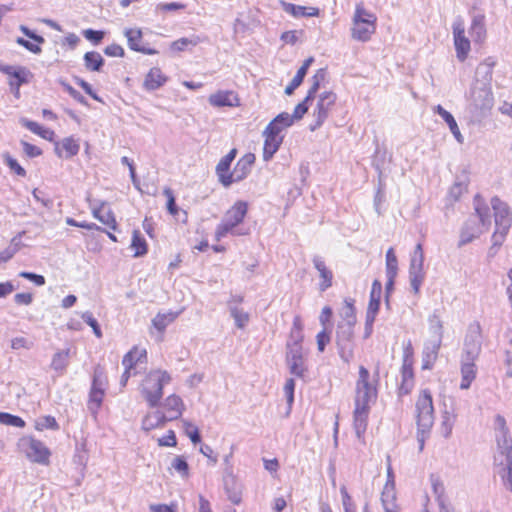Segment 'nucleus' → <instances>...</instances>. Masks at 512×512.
Masks as SVG:
<instances>
[{
	"label": "nucleus",
	"mask_w": 512,
	"mask_h": 512,
	"mask_svg": "<svg viewBox=\"0 0 512 512\" xmlns=\"http://www.w3.org/2000/svg\"><path fill=\"white\" fill-rule=\"evenodd\" d=\"M178 315V312L158 313L152 319V325L159 332H163L166 329V327L178 317Z\"/></svg>",
	"instance_id": "39"
},
{
	"label": "nucleus",
	"mask_w": 512,
	"mask_h": 512,
	"mask_svg": "<svg viewBox=\"0 0 512 512\" xmlns=\"http://www.w3.org/2000/svg\"><path fill=\"white\" fill-rule=\"evenodd\" d=\"M326 76V72L324 69H319L312 77V85L310 86L308 93L306 95V99L309 101L313 100L316 96L317 91L319 90L321 81L324 80Z\"/></svg>",
	"instance_id": "47"
},
{
	"label": "nucleus",
	"mask_w": 512,
	"mask_h": 512,
	"mask_svg": "<svg viewBox=\"0 0 512 512\" xmlns=\"http://www.w3.org/2000/svg\"><path fill=\"white\" fill-rule=\"evenodd\" d=\"M84 37L93 42L94 44H98L104 38V32L100 30L86 29L83 31Z\"/></svg>",
	"instance_id": "63"
},
{
	"label": "nucleus",
	"mask_w": 512,
	"mask_h": 512,
	"mask_svg": "<svg viewBox=\"0 0 512 512\" xmlns=\"http://www.w3.org/2000/svg\"><path fill=\"white\" fill-rule=\"evenodd\" d=\"M83 59L86 69L90 71L99 72L104 65L103 57L95 51L86 52Z\"/></svg>",
	"instance_id": "38"
},
{
	"label": "nucleus",
	"mask_w": 512,
	"mask_h": 512,
	"mask_svg": "<svg viewBox=\"0 0 512 512\" xmlns=\"http://www.w3.org/2000/svg\"><path fill=\"white\" fill-rule=\"evenodd\" d=\"M417 427L420 431H430L434 423L432 395L425 389L416 401Z\"/></svg>",
	"instance_id": "7"
},
{
	"label": "nucleus",
	"mask_w": 512,
	"mask_h": 512,
	"mask_svg": "<svg viewBox=\"0 0 512 512\" xmlns=\"http://www.w3.org/2000/svg\"><path fill=\"white\" fill-rule=\"evenodd\" d=\"M60 84L63 86V88L65 89V91L73 98L75 99L77 102H79L80 104L82 105H87V100L85 99V97L79 92L77 91L76 89H74L70 84H68L67 82L63 81V80H60Z\"/></svg>",
	"instance_id": "59"
},
{
	"label": "nucleus",
	"mask_w": 512,
	"mask_h": 512,
	"mask_svg": "<svg viewBox=\"0 0 512 512\" xmlns=\"http://www.w3.org/2000/svg\"><path fill=\"white\" fill-rule=\"evenodd\" d=\"M209 103L215 107H234L239 99L233 91H219L209 96Z\"/></svg>",
	"instance_id": "23"
},
{
	"label": "nucleus",
	"mask_w": 512,
	"mask_h": 512,
	"mask_svg": "<svg viewBox=\"0 0 512 512\" xmlns=\"http://www.w3.org/2000/svg\"><path fill=\"white\" fill-rule=\"evenodd\" d=\"M79 152V144L72 137L64 138L60 143L55 144V153L59 157L72 158Z\"/></svg>",
	"instance_id": "30"
},
{
	"label": "nucleus",
	"mask_w": 512,
	"mask_h": 512,
	"mask_svg": "<svg viewBox=\"0 0 512 512\" xmlns=\"http://www.w3.org/2000/svg\"><path fill=\"white\" fill-rule=\"evenodd\" d=\"M471 99L477 108H490L493 103L491 87L488 85L475 84L471 89Z\"/></svg>",
	"instance_id": "16"
},
{
	"label": "nucleus",
	"mask_w": 512,
	"mask_h": 512,
	"mask_svg": "<svg viewBox=\"0 0 512 512\" xmlns=\"http://www.w3.org/2000/svg\"><path fill=\"white\" fill-rule=\"evenodd\" d=\"M0 72L9 77L8 83L27 84L30 82L33 74L24 66H13L0 63Z\"/></svg>",
	"instance_id": "15"
},
{
	"label": "nucleus",
	"mask_w": 512,
	"mask_h": 512,
	"mask_svg": "<svg viewBox=\"0 0 512 512\" xmlns=\"http://www.w3.org/2000/svg\"><path fill=\"white\" fill-rule=\"evenodd\" d=\"M183 425L185 427V433L190 438L193 444H197L201 442V436L197 427L192 425L187 420H183Z\"/></svg>",
	"instance_id": "58"
},
{
	"label": "nucleus",
	"mask_w": 512,
	"mask_h": 512,
	"mask_svg": "<svg viewBox=\"0 0 512 512\" xmlns=\"http://www.w3.org/2000/svg\"><path fill=\"white\" fill-rule=\"evenodd\" d=\"M163 194L167 198L166 207H167L168 212L171 215L176 216L178 214V212H179V208L176 205V200H175V196L173 194V191L171 190V188L165 187L164 190H163Z\"/></svg>",
	"instance_id": "55"
},
{
	"label": "nucleus",
	"mask_w": 512,
	"mask_h": 512,
	"mask_svg": "<svg viewBox=\"0 0 512 512\" xmlns=\"http://www.w3.org/2000/svg\"><path fill=\"white\" fill-rule=\"evenodd\" d=\"M224 489L228 496V499L233 504H239L242 500V490L241 485L236 481L233 475H228L224 477Z\"/></svg>",
	"instance_id": "33"
},
{
	"label": "nucleus",
	"mask_w": 512,
	"mask_h": 512,
	"mask_svg": "<svg viewBox=\"0 0 512 512\" xmlns=\"http://www.w3.org/2000/svg\"><path fill=\"white\" fill-rule=\"evenodd\" d=\"M469 33L476 43H482L486 38L485 16L476 14L472 18Z\"/></svg>",
	"instance_id": "31"
},
{
	"label": "nucleus",
	"mask_w": 512,
	"mask_h": 512,
	"mask_svg": "<svg viewBox=\"0 0 512 512\" xmlns=\"http://www.w3.org/2000/svg\"><path fill=\"white\" fill-rule=\"evenodd\" d=\"M341 494H342V504H343L344 512H357L356 506L353 503L350 495L345 490V488L341 489ZM362 512H370L368 504L364 505Z\"/></svg>",
	"instance_id": "52"
},
{
	"label": "nucleus",
	"mask_w": 512,
	"mask_h": 512,
	"mask_svg": "<svg viewBox=\"0 0 512 512\" xmlns=\"http://www.w3.org/2000/svg\"><path fill=\"white\" fill-rule=\"evenodd\" d=\"M248 211V204L245 201H237L225 214L224 220L234 228L245 218Z\"/></svg>",
	"instance_id": "25"
},
{
	"label": "nucleus",
	"mask_w": 512,
	"mask_h": 512,
	"mask_svg": "<svg viewBox=\"0 0 512 512\" xmlns=\"http://www.w3.org/2000/svg\"><path fill=\"white\" fill-rule=\"evenodd\" d=\"M146 357V350H139L134 347L130 350L122 360V364L126 370H131L138 362L141 361L142 358Z\"/></svg>",
	"instance_id": "40"
},
{
	"label": "nucleus",
	"mask_w": 512,
	"mask_h": 512,
	"mask_svg": "<svg viewBox=\"0 0 512 512\" xmlns=\"http://www.w3.org/2000/svg\"><path fill=\"white\" fill-rule=\"evenodd\" d=\"M436 112L443 118L446 124L449 126L451 133L454 135L459 143H463V136L459 130L456 120L453 115L445 110L441 105H437L435 108Z\"/></svg>",
	"instance_id": "35"
},
{
	"label": "nucleus",
	"mask_w": 512,
	"mask_h": 512,
	"mask_svg": "<svg viewBox=\"0 0 512 512\" xmlns=\"http://www.w3.org/2000/svg\"><path fill=\"white\" fill-rule=\"evenodd\" d=\"M263 136L265 137L263 147V160L269 161L282 144L283 136H275V133L273 132H270V134H263Z\"/></svg>",
	"instance_id": "32"
},
{
	"label": "nucleus",
	"mask_w": 512,
	"mask_h": 512,
	"mask_svg": "<svg viewBox=\"0 0 512 512\" xmlns=\"http://www.w3.org/2000/svg\"><path fill=\"white\" fill-rule=\"evenodd\" d=\"M306 74L304 73V69H298L296 75L293 77L291 82L285 88V94L291 95L296 88H298L303 82Z\"/></svg>",
	"instance_id": "57"
},
{
	"label": "nucleus",
	"mask_w": 512,
	"mask_h": 512,
	"mask_svg": "<svg viewBox=\"0 0 512 512\" xmlns=\"http://www.w3.org/2000/svg\"><path fill=\"white\" fill-rule=\"evenodd\" d=\"M466 185L461 182H456L452 185V187L449 190V197L453 201L459 200L461 195L466 191Z\"/></svg>",
	"instance_id": "64"
},
{
	"label": "nucleus",
	"mask_w": 512,
	"mask_h": 512,
	"mask_svg": "<svg viewBox=\"0 0 512 512\" xmlns=\"http://www.w3.org/2000/svg\"><path fill=\"white\" fill-rule=\"evenodd\" d=\"M313 265L319 273L321 282L319 283V290L324 292L332 286L333 273L326 266L324 260L320 256L313 257Z\"/></svg>",
	"instance_id": "21"
},
{
	"label": "nucleus",
	"mask_w": 512,
	"mask_h": 512,
	"mask_svg": "<svg viewBox=\"0 0 512 512\" xmlns=\"http://www.w3.org/2000/svg\"><path fill=\"white\" fill-rule=\"evenodd\" d=\"M82 319L85 323H87L92 329L94 334L100 338L102 336V332L97 320L93 317L92 313L86 311L82 314Z\"/></svg>",
	"instance_id": "60"
},
{
	"label": "nucleus",
	"mask_w": 512,
	"mask_h": 512,
	"mask_svg": "<svg viewBox=\"0 0 512 512\" xmlns=\"http://www.w3.org/2000/svg\"><path fill=\"white\" fill-rule=\"evenodd\" d=\"M396 491L394 480L388 479L384 485L381 502L385 512H398L396 505Z\"/></svg>",
	"instance_id": "22"
},
{
	"label": "nucleus",
	"mask_w": 512,
	"mask_h": 512,
	"mask_svg": "<svg viewBox=\"0 0 512 512\" xmlns=\"http://www.w3.org/2000/svg\"><path fill=\"white\" fill-rule=\"evenodd\" d=\"M124 35L127 38L128 46L131 50L146 55H155L158 53L156 49L147 48L143 45L142 31L140 29H125Z\"/></svg>",
	"instance_id": "17"
},
{
	"label": "nucleus",
	"mask_w": 512,
	"mask_h": 512,
	"mask_svg": "<svg viewBox=\"0 0 512 512\" xmlns=\"http://www.w3.org/2000/svg\"><path fill=\"white\" fill-rule=\"evenodd\" d=\"M171 468L176 470L183 478L189 475V465L183 456H176L171 462Z\"/></svg>",
	"instance_id": "51"
},
{
	"label": "nucleus",
	"mask_w": 512,
	"mask_h": 512,
	"mask_svg": "<svg viewBox=\"0 0 512 512\" xmlns=\"http://www.w3.org/2000/svg\"><path fill=\"white\" fill-rule=\"evenodd\" d=\"M168 80V77L165 76L160 68L153 67L147 73L144 82L143 88L147 91H155L162 87Z\"/></svg>",
	"instance_id": "26"
},
{
	"label": "nucleus",
	"mask_w": 512,
	"mask_h": 512,
	"mask_svg": "<svg viewBox=\"0 0 512 512\" xmlns=\"http://www.w3.org/2000/svg\"><path fill=\"white\" fill-rule=\"evenodd\" d=\"M354 331L350 324H338L336 330V345L340 358L349 363L354 356Z\"/></svg>",
	"instance_id": "10"
},
{
	"label": "nucleus",
	"mask_w": 512,
	"mask_h": 512,
	"mask_svg": "<svg viewBox=\"0 0 512 512\" xmlns=\"http://www.w3.org/2000/svg\"><path fill=\"white\" fill-rule=\"evenodd\" d=\"M376 16L358 4L353 17L352 38L366 42L376 30Z\"/></svg>",
	"instance_id": "5"
},
{
	"label": "nucleus",
	"mask_w": 512,
	"mask_h": 512,
	"mask_svg": "<svg viewBox=\"0 0 512 512\" xmlns=\"http://www.w3.org/2000/svg\"><path fill=\"white\" fill-rule=\"evenodd\" d=\"M34 427L38 431H43L45 429H50L53 431L59 430V424L57 423L55 417L47 415L39 417L35 420Z\"/></svg>",
	"instance_id": "45"
},
{
	"label": "nucleus",
	"mask_w": 512,
	"mask_h": 512,
	"mask_svg": "<svg viewBox=\"0 0 512 512\" xmlns=\"http://www.w3.org/2000/svg\"><path fill=\"white\" fill-rule=\"evenodd\" d=\"M255 162V155L247 153L242 156L236 163L234 169L228 172L227 175L221 174V184L224 187H229L233 183L244 180L251 172L252 166Z\"/></svg>",
	"instance_id": "11"
},
{
	"label": "nucleus",
	"mask_w": 512,
	"mask_h": 512,
	"mask_svg": "<svg viewBox=\"0 0 512 512\" xmlns=\"http://www.w3.org/2000/svg\"><path fill=\"white\" fill-rule=\"evenodd\" d=\"M370 408L355 407L353 411V426L358 439L366 432Z\"/></svg>",
	"instance_id": "27"
},
{
	"label": "nucleus",
	"mask_w": 512,
	"mask_h": 512,
	"mask_svg": "<svg viewBox=\"0 0 512 512\" xmlns=\"http://www.w3.org/2000/svg\"><path fill=\"white\" fill-rule=\"evenodd\" d=\"M475 214L469 216L460 230L458 247H462L478 238L491 225L490 210L483 198L476 194L473 201Z\"/></svg>",
	"instance_id": "2"
},
{
	"label": "nucleus",
	"mask_w": 512,
	"mask_h": 512,
	"mask_svg": "<svg viewBox=\"0 0 512 512\" xmlns=\"http://www.w3.org/2000/svg\"><path fill=\"white\" fill-rule=\"evenodd\" d=\"M131 248L135 250L134 257H142L147 254L146 240L141 236L138 230L133 231Z\"/></svg>",
	"instance_id": "42"
},
{
	"label": "nucleus",
	"mask_w": 512,
	"mask_h": 512,
	"mask_svg": "<svg viewBox=\"0 0 512 512\" xmlns=\"http://www.w3.org/2000/svg\"><path fill=\"white\" fill-rule=\"evenodd\" d=\"M281 7L286 13H288L296 18L317 17L320 12L319 9L316 7H305V6L288 3L285 1H281Z\"/></svg>",
	"instance_id": "28"
},
{
	"label": "nucleus",
	"mask_w": 512,
	"mask_h": 512,
	"mask_svg": "<svg viewBox=\"0 0 512 512\" xmlns=\"http://www.w3.org/2000/svg\"><path fill=\"white\" fill-rule=\"evenodd\" d=\"M230 315L239 329H243L249 322V314L238 306L230 305Z\"/></svg>",
	"instance_id": "43"
},
{
	"label": "nucleus",
	"mask_w": 512,
	"mask_h": 512,
	"mask_svg": "<svg viewBox=\"0 0 512 512\" xmlns=\"http://www.w3.org/2000/svg\"><path fill=\"white\" fill-rule=\"evenodd\" d=\"M236 154L237 150L232 149L228 154H226L224 157L220 159L219 163L216 166V174L218 176L219 182H221V174L225 176L230 171L231 163L235 159Z\"/></svg>",
	"instance_id": "41"
},
{
	"label": "nucleus",
	"mask_w": 512,
	"mask_h": 512,
	"mask_svg": "<svg viewBox=\"0 0 512 512\" xmlns=\"http://www.w3.org/2000/svg\"><path fill=\"white\" fill-rule=\"evenodd\" d=\"M199 43V37H192V38H180L174 42L171 43V49L173 51H183L187 46H196Z\"/></svg>",
	"instance_id": "53"
},
{
	"label": "nucleus",
	"mask_w": 512,
	"mask_h": 512,
	"mask_svg": "<svg viewBox=\"0 0 512 512\" xmlns=\"http://www.w3.org/2000/svg\"><path fill=\"white\" fill-rule=\"evenodd\" d=\"M0 423L7 426L20 427L25 426V421L16 415L7 412H0Z\"/></svg>",
	"instance_id": "48"
},
{
	"label": "nucleus",
	"mask_w": 512,
	"mask_h": 512,
	"mask_svg": "<svg viewBox=\"0 0 512 512\" xmlns=\"http://www.w3.org/2000/svg\"><path fill=\"white\" fill-rule=\"evenodd\" d=\"M69 358V348L56 352L52 357L51 368L59 374H63L69 364Z\"/></svg>",
	"instance_id": "37"
},
{
	"label": "nucleus",
	"mask_w": 512,
	"mask_h": 512,
	"mask_svg": "<svg viewBox=\"0 0 512 512\" xmlns=\"http://www.w3.org/2000/svg\"><path fill=\"white\" fill-rule=\"evenodd\" d=\"M170 381V374L160 369L151 370L145 376L140 386V392L149 407L154 408L159 405L163 396V387Z\"/></svg>",
	"instance_id": "3"
},
{
	"label": "nucleus",
	"mask_w": 512,
	"mask_h": 512,
	"mask_svg": "<svg viewBox=\"0 0 512 512\" xmlns=\"http://www.w3.org/2000/svg\"><path fill=\"white\" fill-rule=\"evenodd\" d=\"M18 446L32 462L39 464H47L49 462L50 450L40 440L32 436H25L19 440Z\"/></svg>",
	"instance_id": "9"
},
{
	"label": "nucleus",
	"mask_w": 512,
	"mask_h": 512,
	"mask_svg": "<svg viewBox=\"0 0 512 512\" xmlns=\"http://www.w3.org/2000/svg\"><path fill=\"white\" fill-rule=\"evenodd\" d=\"M286 363L291 374L302 378L307 372L302 345L287 344Z\"/></svg>",
	"instance_id": "12"
},
{
	"label": "nucleus",
	"mask_w": 512,
	"mask_h": 512,
	"mask_svg": "<svg viewBox=\"0 0 512 512\" xmlns=\"http://www.w3.org/2000/svg\"><path fill=\"white\" fill-rule=\"evenodd\" d=\"M429 322V330L433 334L432 338L440 339L443 338V323L440 319V316L434 312L428 318Z\"/></svg>",
	"instance_id": "46"
},
{
	"label": "nucleus",
	"mask_w": 512,
	"mask_h": 512,
	"mask_svg": "<svg viewBox=\"0 0 512 512\" xmlns=\"http://www.w3.org/2000/svg\"><path fill=\"white\" fill-rule=\"evenodd\" d=\"M477 368L475 365V360H465L461 359V383L460 388L463 390L468 389L471 386V383L476 378Z\"/></svg>",
	"instance_id": "29"
},
{
	"label": "nucleus",
	"mask_w": 512,
	"mask_h": 512,
	"mask_svg": "<svg viewBox=\"0 0 512 512\" xmlns=\"http://www.w3.org/2000/svg\"><path fill=\"white\" fill-rule=\"evenodd\" d=\"M442 340L431 338L424 344V349L422 353V368L423 369H431L433 364L435 363L438 352L441 347Z\"/></svg>",
	"instance_id": "19"
},
{
	"label": "nucleus",
	"mask_w": 512,
	"mask_h": 512,
	"mask_svg": "<svg viewBox=\"0 0 512 512\" xmlns=\"http://www.w3.org/2000/svg\"><path fill=\"white\" fill-rule=\"evenodd\" d=\"M92 214L97 220L112 230L117 229V222L113 212L110 209L106 210L104 204H102L99 208H94Z\"/></svg>",
	"instance_id": "36"
},
{
	"label": "nucleus",
	"mask_w": 512,
	"mask_h": 512,
	"mask_svg": "<svg viewBox=\"0 0 512 512\" xmlns=\"http://www.w3.org/2000/svg\"><path fill=\"white\" fill-rule=\"evenodd\" d=\"M482 350V331L479 323L468 326L462 349L461 359L477 360Z\"/></svg>",
	"instance_id": "8"
},
{
	"label": "nucleus",
	"mask_w": 512,
	"mask_h": 512,
	"mask_svg": "<svg viewBox=\"0 0 512 512\" xmlns=\"http://www.w3.org/2000/svg\"><path fill=\"white\" fill-rule=\"evenodd\" d=\"M169 420L161 410L148 413L142 420V429L145 431H151L153 429L163 427Z\"/></svg>",
	"instance_id": "34"
},
{
	"label": "nucleus",
	"mask_w": 512,
	"mask_h": 512,
	"mask_svg": "<svg viewBox=\"0 0 512 512\" xmlns=\"http://www.w3.org/2000/svg\"><path fill=\"white\" fill-rule=\"evenodd\" d=\"M398 261L393 248L386 252V275H397Z\"/></svg>",
	"instance_id": "50"
},
{
	"label": "nucleus",
	"mask_w": 512,
	"mask_h": 512,
	"mask_svg": "<svg viewBox=\"0 0 512 512\" xmlns=\"http://www.w3.org/2000/svg\"><path fill=\"white\" fill-rule=\"evenodd\" d=\"M104 391L98 389H91L89 395V409L96 411L102 404Z\"/></svg>",
	"instance_id": "54"
},
{
	"label": "nucleus",
	"mask_w": 512,
	"mask_h": 512,
	"mask_svg": "<svg viewBox=\"0 0 512 512\" xmlns=\"http://www.w3.org/2000/svg\"><path fill=\"white\" fill-rule=\"evenodd\" d=\"M424 261H420L417 259H411L410 267H409V280L410 286L414 292V294H418L420 292V287L425 279V272L423 269Z\"/></svg>",
	"instance_id": "20"
},
{
	"label": "nucleus",
	"mask_w": 512,
	"mask_h": 512,
	"mask_svg": "<svg viewBox=\"0 0 512 512\" xmlns=\"http://www.w3.org/2000/svg\"><path fill=\"white\" fill-rule=\"evenodd\" d=\"M294 123V119H293V116L290 115L289 113L287 112H282L280 114H278L274 119H273V125L274 124H281L282 126L281 127H284V128H287V127H290L292 126Z\"/></svg>",
	"instance_id": "62"
},
{
	"label": "nucleus",
	"mask_w": 512,
	"mask_h": 512,
	"mask_svg": "<svg viewBox=\"0 0 512 512\" xmlns=\"http://www.w3.org/2000/svg\"><path fill=\"white\" fill-rule=\"evenodd\" d=\"M370 373L364 367H359V378L356 382L355 407L370 408V403L377 398V389L369 382Z\"/></svg>",
	"instance_id": "6"
},
{
	"label": "nucleus",
	"mask_w": 512,
	"mask_h": 512,
	"mask_svg": "<svg viewBox=\"0 0 512 512\" xmlns=\"http://www.w3.org/2000/svg\"><path fill=\"white\" fill-rule=\"evenodd\" d=\"M3 157H4L6 165L10 168L11 171H13L18 176H21V177L26 176V170L18 163V161L16 159H14L8 153L5 154Z\"/></svg>",
	"instance_id": "56"
},
{
	"label": "nucleus",
	"mask_w": 512,
	"mask_h": 512,
	"mask_svg": "<svg viewBox=\"0 0 512 512\" xmlns=\"http://www.w3.org/2000/svg\"><path fill=\"white\" fill-rule=\"evenodd\" d=\"M491 207L494 211L495 231L492 235L494 245H502L512 225V213L507 203L497 196L491 199Z\"/></svg>",
	"instance_id": "4"
},
{
	"label": "nucleus",
	"mask_w": 512,
	"mask_h": 512,
	"mask_svg": "<svg viewBox=\"0 0 512 512\" xmlns=\"http://www.w3.org/2000/svg\"><path fill=\"white\" fill-rule=\"evenodd\" d=\"M494 65L495 61L490 57L481 62L476 68L475 84L490 86Z\"/></svg>",
	"instance_id": "24"
},
{
	"label": "nucleus",
	"mask_w": 512,
	"mask_h": 512,
	"mask_svg": "<svg viewBox=\"0 0 512 512\" xmlns=\"http://www.w3.org/2000/svg\"><path fill=\"white\" fill-rule=\"evenodd\" d=\"M164 415L169 421L176 420L181 417L185 410V405L180 396L176 394L169 395L163 402Z\"/></svg>",
	"instance_id": "18"
},
{
	"label": "nucleus",
	"mask_w": 512,
	"mask_h": 512,
	"mask_svg": "<svg viewBox=\"0 0 512 512\" xmlns=\"http://www.w3.org/2000/svg\"><path fill=\"white\" fill-rule=\"evenodd\" d=\"M341 316L344 319V322L341 324H350V326L355 325L356 317H355V308L351 302L345 300V305L342 308Z\"/></svg>",
	"instance_id": "49"
},
{
	"label": "nucleus",
	"mask_w": 512,
	"mask_h": 512,
	"mask_svg": "<svg viewBox=\"0 0 512 512\" xmlns=\"http://www.w3.org/2000/svg\"><path fill=\"white\" fill-rule=\"evenodd\" d=\"M105 384V377L103 375L102 370H100L99 368L95 369L91 389L105 391Z\"/></svg>",
	"instance_id": "61"
},
{
	"label": "nucleus",
	"mask_w": 512,
	"mask_h": 512,
	"mask_svg": "<svg viewBox=\"0 0 512 512\" xmlns=\"http://www.w3.org/2000/svg\"><path fill=\"white\" fill-rule=\"evenodd\" d=\"M452 28L456 57L463 62L470 51V40L465 36V27L461 19L454 21Z\"/></svg>",
	"instance_id": "14"
},
{
	"label": "nucleus",
	"mask_w": 512,
	"mask_h": 512,
	"mask_svg": "<svg viewBox=\"0 0 512 512\" xmlns=\"http://www.w3.org/2000/svg\"><path fill=\"white\" fill-rule=\"evenodd\" d=\"M382 294V284L379 280L375 279L372 283L370 299L367 308L378 309L380 307V299Z\"/></svg>",
	"instance_id": "44"
},
{
	"label": "nucleus",
	"mask_w": 512,
	"mask_h": 512,
	"mask_svg": "<svg viewBox=\"0 0 512 512\" xmlns=\"http://www.w3.org/2000/svg\"><path fill=\"white\" fill-rule=\"evenodd\" d=\"M336 99V94L331 91H325L320 94L316 108L313 112L315 120L309 127L311 131H315L322 126L327 119L331 108L334 106Z\"/></svg>",
	"instance_id": "13"
},
{
	"label": "nucleus",
	"mask_w": 512,
	"mask_h": 512,
	"mask_svg": "<svg viewBox=\"0 0 512 512\" xmlns=\"http://www.w3.org/2000/svg\"><path fill=\"white\" fill-rule=\"evenodd\" d=\"M496 422L501 436L497 440L498 451L494 456L495 470L505 488L512 491V435L508 436L506 420L503 416L497 415Z\"/></svg>",
	"instance_id": "1"
}]
</instances>
